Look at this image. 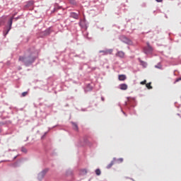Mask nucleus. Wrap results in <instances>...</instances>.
<instances>
[{
    "instance_id": "1",
    "label": "nucleus",
    "mask_w": 181,
    "mask_h": 181,
    "mask_svg": "<svg viewBox=\"0 0 181 181\" xmlns=\"http://www.w3.org/2000/svg\"><path fill=\"white\" fill-rule=\"evenodd\" d=\"M37 59V51L35 48L30 49L24 56H20L18 62L23 63L24 66H30Z\"/></svg>"
},
{
    "instance_id": "2",
    "label": "nucleus",
    "mask_w": 181,
    "mask_h": 181,
    "mask_svg": "<svg viewBox=\"0 0 181 181\" xmlns=\"http://www.w3.org/2000/svg\"><path fill=\"white\" fill-rule=\"evenodd\" d=\"M14 19H15V14L9 19V21L8 22V26L6 27V28L4 29V30L3 32L4 36H6L8 35V33H9V30H11V29H12V23H13Z\"/></svg>"
},
{
    "instance_id": "3",
    "label": "nucleus",
    "mask_w": 181,
    "mask_h": 181,
    "mask_svg": "<svg viewBox=\"0 0 181 181\" xmlns=\"http://www.w3.org/2000/svg\"><path fill=\"white\" fill-rule=\"evenodd\" d=\"M146 45L147 46L144 47L143 49L144 53H145V54H152V53L153 52V47L151 46V44H149V42H146Z\"/></svg>"
},
{
    "instance_id": "4",
    "label": "nucleus",
    "mask_w": 181,
    "mask_h": 181,
    "mask_svg": "<svg viewBox=\"0 0 181 181\" xmlns=\"http://www.w3.org/2000/svg\"><path fill=\"white\" fill-rule=\"evenodd\" d=\"M119 39L122 42H123V43H126V45H132V41L125 35L120 36Z\"/></svg>"
},
{
    "instance_id": "5",
    "label": "nucleus",
    "mask_w": 181,
    "mask_h": 181,
    "mask_svg": "<svg viewBox=\"0 0 181 181\" xmlns=\"http://www.w3.org/2000/svg\"><path fill=\"white\" fill-rule=\"evenodd\" d=\"M99 53H103V56H107V54H112V49L100 50L99 51Z\"/></svg>"
},
{
    "instance_id": "6",
    "label": "nucleus",
    "mask_w": 181,
    "mask_h": 181,
    "mask_svg": "<svg viewBox=\"0 0 181 181\" xmlns=\"http://www.w3.org/2000/svg\"><path fill=\"white\" fill-rule=\"evenodd\" d=\"M47 171H48V170L46 169V170H42L41 173H40L38 174L39 180H41V179H43V177H45L46 173H47Z\"/></svg>"
},
{
    "instance_id": "7",
    "label": "nucleus",
    "mask_w": 181,
    "mask_h": 181,
    "mask_svg": "<svg viewBox=\"0 0 181 181\" xmlns=\"http://www.w3.org/2000/svg\"><path fill=\"white\" fill-rule=\"evenodd\" d=\"M71 124L74 131H76V132L78 131V124H77V123L71 122Z\"/></svg>"
},
{
    "instance_id": "8",
    "label": "nucleus",
    "mask_w": 181,
    "mask_h": 181,
    "mask_svg": "<svg viewBox=\"0 0 181 181\" xmlns=\"http://www.w3.org/2000/svg\"><path fill=\"white\" fill-rule=\"evenodd\" d=\"M70 18H73L74 19H78V14H77V13L71 12L70 13Z\"/></svg>"
},
{
    "instance_id": "9",
    "label": "nucleus",
    "mask_w": 181,
    "mask_h": 181,
    "mask_svg": "<svg viewBox=\"0 0 181 181\" xmlns=\"http://www.w3.org/2000/svg\"><path fill=\"white\" fill-rule=\"evenodd\" d=\"M116 56H117V57H121L122 59L124 56H125V53L122 51H119L116 54Z\"/></svg>"
},
{
    "instance_id": "10",
    "label": "nucleus",
    "mask_w": 181,
    "mask_h": 181,
    "mask_svg": "<svg viewBox=\"0 0 181 181\" xmlns=\"http://www.w3.org/2000/svg\"><path fill=\"white\" fill-rule=\"evenodd\" d=\"M34 4L35 1H28L27 4L25 6V8H30V6H33Z\"/></svg>"
},
{
    "instance_id": "11",
    "label": "nucleus",
    "mask_w": 181,
    "mask_h": 181,
    "mask_svg": "<svg viewBox=\"0 0 181 181\" xmlns=\"http://www.w3.org/2000/svg\"><path fill=\"white\" fill-rule=\"evenodd\" d=\"M119 88L120 90H127L128 85H127L126 83H122L119 85Z\"/></svg>"
},
{
    "instance_id": "12",
    "label": "nucleus",
    "mask_w": 181,
    "mask_h": 181,
    "mask_svg": "<svg viewBox=\"0 0 181 181\" xmlns=\"http://www.w3.org/2000/svg\"><path fill=\"white\" fill-rule=\"evenodd\" d=\"M115 158L113 159V160H112L110 162V163L109 165H107V169H111V168H112V166L115 165Z\"/></svg>"
},
{
    "instance_id": "13",
    "label": "nucleus",
    "mask_w": 181,
    "mask_h": 181,
    "mask_svg": "<svg viewBox=\"0 0 181 181\" xmlns=\"http://www.w3.org/2000/svg\"><path fill=\"white\" fill-rule=\"evenodd\" d=\"M52 33V31H50V29H47L45 31L42 33L43 36H49Z\"/></svg>"
},
{
    "instance_id": "14",
    "label": "nucleus",
    "mask_w": 181,
    "mask_h": 181,
    "mask_svg": "<svg viewBox=\"0 0 181 181\" xmlns=\"http://www.w3.org/2000/svg\"><path fill=\"white\" fill-rule=\"evenodd\" d=\"M119 81H125L127 80V76L125 75H119Z\"/></svg>"
},
{
    "instance_id": "15",
    "label": "nucleus",
    "mask_w": 181,
    "mask_h": 181,
    "mask_svg": "<svg viewBox=\"0 0 181 181\" xmlns=\"http://www.w3.org/2000/svg\"><path fill=\"white\" fill-rule=\"evenodd\" d=\"M93 90V86L90 84H88L86 88V91H91Z\"/></svg>"
},
{
    "instance_id": "16",
    "label": "nucleus",
    "mask_w": 181,
    "mask_h": 181,
    "mask_svg": "<svg viewBox=\"0 0 181 181\" xmlns=\"http://www.w3.org/2000/svg\"><path fill=\"white\" fill-rule=\"evenodd\" d=\"M151 84H152V83H151V82L146 84V87H147V88L148 90H152V88H153V87H152V86H151Z\"/></svg>"
},
{
    "instance_id": "17",
    "label": "nucleus",
    "mask_w": 181,
    "mask_h": 181,
    "mask_svg": "<svg viewBox=\"0 0 181 181\" xmlns=\"http://www.w3.org/2000/svg\"><path fill=\"white\" fill-rule=\"evenodd\" d=\"M95 174L98 175V176H100L101 175V170L100 169H97L95 170Z\"/></svg>"
},
{
    "instance_id": "18",
    "label": "nucleus",
    "mask_w": 181,
    "mask_h": 181,
    "mask_svg": "<svg viewBox=\"0 0 181 181\" xmlns=\"http://www.w3.org/2000/svg\"><path fill=\"white\" fill-rule=\"evenodd\" d=\"M156 69H162V64L160 63H158L157 65L155 66Z\"/></svg>"
},
{
    "instance_id": "19",
    "label": "nucleus",
    "mask_w": 181,
    "mask_h": 181,
    "mask_svg": "<svg viewBox=\"0 0 181 181\" xmlns=\"http://www.w3.org/2000/svg\"><path fill=\"white\" fill-rule=\"evenodd\" d=\"M22 141H23V142H26V141H29V137L25 136V137H23V139H22Z\"/></svg>"
},
{
    "instance_id": "20",
    "label": "nucleus",
    "mask_w": 181,
    "mask_h": 181,
    "mask_svg": "<svg viewBox=\"0 0 181 181\" xmlns=\"http://www.w3.org/2000/svg\"><path fill=\"white\" fill-rule=\"evenodd\" d=\"M21 151L23 152L24 153H26L28 152V150L25 147L21 148Z\"/></svg>"
},
{
    "instance_id": "21",
    "label": "nucleus",
    "mask_w": 181,
    "mask_h": 181,
    "mask_svg": "<svg viewBox=\"0 0 181 181\" xmlns=\"http://www.w3.org/2000/svg\"><path fill=\"white\" fill-rule=\"evenodd\" d=\"M28 95V92H23L21 95V97H26Z\"/></svg>"
},
{
    "instance_id": "22",
    "label": "nucleus",
    "mask_w": 181,
    "mask_h": 181,
    "mask_svg": "<svg viewBox=\"0 0 181 181\" xmlns=\"http://www.w3.org/2000/svg\"><path fill=\"white\" fill-rule=\"evenodd\" d=\"M117 162H119L120 163L124 162V158H118Z\"/></svg>"
},
{
    "instance_id": "23",
    "label": "nucleus",
    "mask_w": 181,
    "mask_h": 181,
    "mask_svg": "<svg viewBox=\"0 0 181 181\" xmlns=\"http://www.w3.org/2000/svg\"><path fill=\"white\" fill-rule=\"evenodd\" d=\"M140 84H141L142 86H144V84H146V80H144V81H141L140 83Z\"/></svg>"
},
{
    "instance_id": "24",
    "label": "nucleus",
    "mask_w": 181,
    "mask_h": 181,
    "mask_svg": "<svg viewBox=\"0 0 181 181\" xmlns=\"http://www.w3.org/2000/svg\"><path fill=\"white\" fill-rule=\"evenodd\" d=\"M69 2H71L72 5H74V4H76V0H69Z\"/></svg>"
},
{
    "instance_id": "25",
    "label": "nucleus",
    "mask_w": 181,
    "mask_h": 181,
    "mask_svg": "<svg viewBox=\"0 0 181 181\" xmlns=\"http://www.w3.org/2000/svg\"><path fill=\"white\" fill-rule=\"evenodd\" d=\"M140 62H141L142 66H144V67L146 66V63H145L144 61H140Z\"/></svg>"
},
{
    "instance_id": "26",
    "label": "nucleus",
    "mask_w": 181,
    "mask_h": 181,
    "mask_svg": "<svg viewBox=\"0 0 181 181\" xmlns=\"http://www.w3.org/2000/svg\"><path fill=\"white\" fill-rule=\"evenodd\" d=\"M101 100H102V101H105V98L102 96V97H101Z\"/></svg>"
},
{
    "instance_id": "27",
    "label": "nucleus",
    "mask_w": 181,
    "mask_h": 181,
    "mask_svg": "<svg viewBox=\"0 0 181 181\" xmlns=\"http://www.w3.org/2000/svg\"><path fill=\"white\" fill-rule=\"evenodd\" d=\"M156 2H162L163 0H156Z\"/></svg>"
},
{
    "instance_id": "28",
    "label": "nucleus",
    "mask_w": 181,
    "mask_h": 181,
    "mask_svg": "<svg viewBox=\"0 0 181 181\" xmlns=\"http://www.w3.org/2000/svg\"><path fill=\"white\" fill-rule=\"evenodd\" d=\"M18 19H19V18H16V21H18Z\"/></svg>"
},
{
    "instance_id": "29",
    "label": "nucleus",
    "mask_w": 181,
    "mask_h": 181,
    "mask_svg": "<svg viewBox=\"0 0 181 181\" xmlns=\"http://www.w3.org/2000/svg\"><path fill=\"white\" fill-rule=\"evenodd\" d=\"M79 25H81V23H79Z\"/></svg>"
},
{
    "instance_id": "30",
    "label": "nucleus",
    "mask_w": 181,
    "mask_h": 181,
    "mask_svg": "<svg viewBox=\"0 0 181 181\" xmlns=\"http://www.w3.org/2000/svg\"><path fill=\"white\" fill-rule=\"evenodd\" d=\"M1 130L0 129V134H1Z\"/></svg>"
}]
</instances>
